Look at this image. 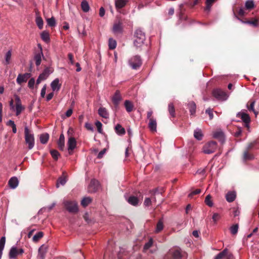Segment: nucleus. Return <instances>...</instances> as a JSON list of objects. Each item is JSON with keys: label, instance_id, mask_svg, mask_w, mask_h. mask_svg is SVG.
I'll use <instances>...</instances> for the list:
<instances>
[{"label": "nucleus", "instance_id": "1", "mask_svg": "<svg viewBox=\"0 0 259 259\" xmlns=\"http://www.w3.org/2000/svg\"><path fill=\"white\" fill-rule=\"evenodd\" d=\"M24 136L25 141L26 144L28 145V149H32L34 146V137L33 134L29 130L28 126L24 127Z\"/></svg>", "mask_w": 259, "mask_h": 259}, {"label": "nucleus", "instance_id": "2", "mask_svg": "<svg viewBox=\"0 0 259 259\" xmlns=\"http://www.w3.org/2000/svg\"><path fill=\"white\" fill-rule=\"evenodd\" d=\"M134 36V44L135 46L137 48L142 47L146 39L145 33L141 29H138L136 30Z\"/></svg>", "mask_w": 259, "mask_h": 259}, {"label": "nucleus", "instance_id": "3", "mask_svg": "<svg viewBox=\"0 0 259 259\" xmlns=\"http://www.w3.org/2000/svg\"><path fill=\"white\" fill-rule=\"evenodd\" d=\"M63 204L69 212L75 213L78 210L77 203L76 201L65 200L64 201Z\"/></svg>", "mask_w": 259, "mask_h": 259}, {"label": "nucleus", "instance_id": "4", "mask_svg": "<svg viewBox=\"0 0 259 259\" xmlns=\"http://www.w3.org/2000/svg\"><path fill=\"white\" fill-rule=\"evenodd\" d=\"M128 64L133 69H137L142 65V60L139 56L132 57L128 61Z\"/></svg>", "mask_w": 259, "mask_h": 259}, {"label": "nucleus", "instance_id": "5", "mask_svg": "<svg viewBox=\"0 0 259 259\" xmlns=\"http://www.w3.org/2000/svg\"><path fill=\"white\" fill-rule=\"evenodd\" d=\"M217 148V143L214 141H210L204 146L203 151L205 154H209L213 153Z\"/></svg>", "mask_w": 259, "mask_h": 259}, {"label": "nucleus", "instance_id": "6", "mask_svg": "<svg viewBox=\"0 0 259 259\" xmlns=\"http://www.w3.org/2000/svg\"><path fill=\"white\" fill-rule=\"evenodd\" d=\"M214 97L220 101H225L228 98L227 94L220 89H215L212 92Z\"/></svg>", "mask_w": 259, "mask_h": 259}, {"label": "nucleus", "instance_id": "7", "mask_svg": "<svg viewBox=\"0 0 259 259\" xmlns=\"http://www.w3.org/2000/svg\"><path fill=\"white\" fill-rule=\"evenodd\" d=\"M14 97L16 101V115L18 116L24 110L25 107L22 106L20 98L18 95H15Z\"/></svg>", "mask_w": 259, "mask_h": 259}, {"label": "nucleus", "instance_id": "8", "mask_svg": "<svg viewBox=\"0 0 259 259\" xmlns=\"http://www.w3.org/2000/svg\"><path fill=\"white\" fill-rule=\"evenodd\" d=\"M99 182L96 179H93L91 180L89 186V192L90 193L96 192L99 189Z\"/></svg>", "mask_w": 259, "mask_h": 259}, {"label": "nucleus", "instance_id": "9", "mask_svg": "<svg viewBox=\"0 0 259 259\" xmlns=\"http://www.w3.org/2000/svg\"><path fill=\"white\" fill-rule=\"evenodd\" d=\"M42 58H44L42 51H39L37 52H35L34 53L33 60L35 61V64L36 66H38L40 65Z\"/></svg>", "mask_w": 259, "mask_h": 259}, {"label": "nucleus", "instance_id": "10", "mask_svg": "<svg viewBox=\"0 0 259 259\" xmlns=\"http://www.w3.org/2000/svg\"><path fill=\"white\" fill-rule=\"evenodd\" d=\"M30 77V74L28 73L19 74L17 77L16 82L18 84H21L22 83L26 82Z\"/></svg>", "mask_w": 259, "mask_h": 259}, {"label": "nucleus", "instance_id": "11", "mask_svg": "<svg viewBox=\"0 0 259 259\" xmlns=\"http://www.w3.org/2000/svg\"><path fill=\"white\" fill-rule=\"evenodd\" d=\"M237 116L240 118L246 124V126H248V124L250 122V117L247 113L244 112H240L237 114Z\"/></svg>", "mask_w": 259, "mask_h": 259}, {"label": "nucleus", "instance_id": "12", "mask_svg": "<svg viewBox=\"0 0 259 259\" xmlns=\"http://www.w3.org/2000/svg\"><path fill=\"white\" fill-rule=\"evenodd\" d=\"M122 100V97L119 91L117 90L112 98L113 103L115 106H118L120 101Z\"/></svg>", "mask_w": 259, "mask_h": 259}, {"label": "nucleus", "instance_id": "13", "mask_svg": "<svg viewBox=\"0 0 259 259\" xmlns=\"http://www.w3.org/2000/svg\"><path fill=\"white\" fill-rule=\"evenodd\" d=\"M68 150L69 153L70 151L74 149L76 146V141L74 138L69 137L67 142Z\"/></svg>", "mask_w": 259, "mask_h": 259}, {"label": "nucleus", "instance_id": "14", "mask_svg": "<svg viewBox=\"0 0 259 259\" xmlns=\"http://www.w3.org/2000/svg\"><path fill=\"white\" fill-rule=\"evenodd\" d=\"M48 247L45 245H42L38 249V256L40 259H44L46 252L47 251Z\"/></svg>", "mask_w": 259, "mask_h": 259}, {"label": "nucleus", "instance_id": "15", "mask_svg": "<svg viewBox=\"0 0 259 259\" xmlns=\"http://www.w3.org/2000/svg\"><path fill=\"white\" fill-rule=\"evenodd\" d=\"M51 87L53 91H58L61 87V84L59 83L58 78L54 79L51 83Z\"/></svg>", "mask_w": 259, "mask_h": 259}, {"label": "nucleus", "instance_id": "16", "mask_svg": "<svg viewBox=\"0 0 259 259\" xmlns=\"http://www.w3.org/2000/svg\"><path fill=\"white\" fill-rule=\"evenodd\" d=\"M18 254V248L15 246H13L9 251V257L10 258L16 259L17 255Z\"/></svg>", "mask_w": 259, "mask_h": 259}, {"label": "nucleus", "instance_id": "17", "mask_svg": "<svg viewBox=\"0 0 259 259\" xmlns=\"http://www.w3.org/2000/svg\"><path fill=\"white\" fill-rule=\"evenodd\" d=\"M19 181L18 179L15 177L11 178L8 182L9 185L11 189H15L18 185Z\"/></svg>", "mask_w": 259, "mask_h": 259}, {"label": "nucleus", "instance_id": "18", "mask_svg": "<svg viewBox=\"0 0 259 259\" xmlns=\"http://www.w3.org/2000/svg\"><path fill=\"white\" fill-rule=\"evenodd\" d=\"M236 194L234 191L228 192L226 195V199L229 202L234 201L236 198Z\"/></svg>", "mask_w": 259, "mask_h": 259}, {"label": "nucleus", "instance_id": "19", "mask_svg": "<svg viewBox=\"0 0 259 259\" xmlns=\"http://www.w3.org/2000/svg\"><path fill=\"white\" fill-rule=\"evenodd\" d=\"M148 127L152 132H155L157 131V122L156 119H150L148 123Z\"/></svg>", "mask_w": 259, "mask_h": 259}, {"label": "nucleus", "instance_id": "20", "mask_svg": "<svg viewBox=\"0 0 259 259\" xmlns=\"http://www.w3.org/2000/svg\"><path fill=\"white\" fill-rule=\"evenodd\" d=\"M98 114L99 115L104 118H108L109 114L107 109L104 107H100L98 109Z\"/></svg>", "mask_w": 259, "mask_h": 259}, {"label": "nucleus", "instance_id": "21", "mask_svg": "<svg viewBox=\"0 0 259 259\" xmlns=\"http://www.w3.org/2000/svg\"><path fill=\"white\" fill-rule=\"evenodd\" d=\"M129 204L133 206H137L139 202V199L134 196H131L126 199Z\"/></svg>", "mask_w": 259, "mask_h": 259}, {"label": "nucleus", "instance_id": "22", "mask_svg": "<svg viewBox=\"0 0 259 259\" xmlns=\"http://www.w3.org/2000/svg\"><path fill=\"white\" fill-rule=\"evenodd\" d=\"M53 72V70L51 69L50 68H46L43 72L39 75L40 78H42V79H46L49 75Z\"/></svg>", "mask_w": 259, "mask_h": 259}, {"label": "nucleus", "instance_id": "23", "mask_svg": "<svg viewBox=\"0 0 259 259\" xmlns=\"http://www.w3.org/2000/svg\"><path fill=\"white\" fill-rule=\"evenodd\" d=\"M113 31L115 34H120L122 32V27L121 23L114 24L113 27Z\"/></svg>", "mask_w": 259, "mask_h": 259}, {"label": "nucleus", "instance_id": "24", "mask_svg": "<svg viewBox=\"0 0 259 259\" xmlns=\"http://www.w3.org/2000/svg\"><path fill=\"white\" fill-rule=\"evenodd\" d=\"M128 0H115L116 8L118 10L124 7Z\"/></svg>", "mask_w": 259, "mask_h": 259}, {"label": "nucleus", "instance_id": "25", "mask_svg": "<svg viewBox=\"0 0 259 259\" xmlns=\"http://www.w3.org/2000/svg\"><path fill=\"white\" fill-rule=\"evenodd\" d=\"M58 145L59 149L63 150L65 147V137L63 134H61L58 141Z\"/></svg>", "mask_w": 259, "mask_h": 259}, {"label": "nucleus", "instance_id": "26", "mask_svg": "<svg viewBox=\"0 0 259 259\" xmlns=\"http://www.w3.org/2000/svg\"><path fill=\"white\" fill-rule=\"evenodd\" d=\"M35 22L39 29H42L44 26L43 20L42 18L37 13L36 14Z\"/></svg>", "mask_w": 259, "mask_h": 259}, {"label": "nucleus", "instance_id": "27", "mask_svg": "<svg viewBox=\"0 0 259 259\" xmlns=\"http://www.w3.org/2000/svg\"><path fill=\"white\" fill-rule=\"evenodd\" d=\"M115 130L116 134L120 136L123 135L125 133V129L119 124H117L115 126Z\"/></svg>", "mask_w": 259, "mask_h": 259}, {"label": "nucleus", "instance_id": "28", "mask_svg": "<svg viewBox=\"0 0 259 259\" xmlns=\"http://www.w3.org/2000/svg\"><path fill=\"white\" fill-rule=\"evenodd\" d=\"M213 137L215 139H219L221 141H224V134L222 131H216L213 134Z\"/></svg>", "mask_w": 259, "mask_h": 259}, {"label": "nucleus", "instance_id": "29", "mask_svg": "<svg viewBox=\"0 0 259 259\" xmlns=\"http://www.w3.org/2000/svg\"><path fill=\"white\" fill-rule=\"evenodd\" d=\"M124 106L126 109V111L130 113L133 110L134 105L132 102L129 100H125L124 102Z\"/></svg>", "mask_w": 259, "mask_h": 259}, {"label": "nucleus", "instance_id": "30", "mask_svg": "<svg viewBox=\"0 0 259 259\" xmlns=\"http://www.w3.org/2000/svg\"><path fill=\"white\" fill-rule=\"evenodd\" d=\"M188 107H189V111L190 112L191 115H194L195 113L196 108V106L195 103L194 102L191 101L189 103Z\"/></svg>", "mask_w": 259, "mask_h": 259}, {"label": "nucleus", "instance_id": "31", "mask_svg": "<svg viewBox=\"0 0 259 259\" xmlns=\"http://www.w3.org/2000/svg\"><path fill=\"white\" fill-rule=\"evenodd\" d=\"M92 201V199L90 197H85L83 198L81 201V205L84 207H85L87 206L89 204L91 203Z\"/></svg>", "mask_w": 259, "mask_h": 259}, {"label": "nucleus", "instance_id": "32", "mask_svg": "<svg viewBox=\"0 0 259 259\" xmlns=\"http://www.w3.org/2000/svg\"><path fill=\"white\" fill-rule=\"evenodd\" d=\"M49 139V135L47 133L42 134L40 135V142L42 144H46Z\"/></svg>", "mask_w": 259, "mask_h": 259}, {"label": "nucleus", "instance_id": "33", "mask_svg": "<svg viewBox=\"0 0 259 259\" xmlns=\"http://www.w3.org/2000/svg\"><path fill=\"white\" fill-rule=\"evenodd\" d=\"M194 136L198 140H201L203 137V134L202 131L199 128H197L194 131Z\"/></svg>", "mask_w": 259, "mask_h": 259}, {"label": "nucleus", "instance_id": "34", "mask_svg": "<svg viewBox=\"0 0 259 259\" xmlns=\"http://www.w3.org/2000/svg\"><path fill=\"white\" fill-rule=\"evenodd\" d=\"M12 56L11 50H9L5 54V64L8 65L10 63V61Z\"/></svg>", "mask_w": 259, "mask_h": 259}, {"label": "nucleus", "instance_id": "35", "mask_svg": "<svg viewBox=\"0 0 259 259\" xmlns=\"http://www.w3.org/2000/svg\"><path fill=\"white\" fill-rule=\"evenodd\" d=\"M6 242V238L4 236L1 237L0 239V259H1L3 251L4 249L5 244Z\"/></svg>", "mask_w": 259, "mask_h": 259}, {"label": "nucleus", "instance_id": "36", "mask_svg": "<svg viewBox=\"0 0 259 259\" xmlns=\"http://www.w3.org/2000/svg\"><path fill=\"white\" fill-rule=\"evenodd\" d=\"M41 39L45 41L46 42H48L50 41V35L49 33L46 31H44L41 33Z\"/></svg>", "mask_w": 259, "mask_h": 259}, {"label": "nucleus", "instance_id": "37", "mask_svg": "<svg viewBox=\"0 0 259 259\" xmlns=\"http://www.w3.org/2000/svg\"><path fill=\"white\" fill-rule=\"evenodd\" d=\"M253 158V156L252 154H249L247 151H245L244 152L243 156V160L244 161L252 160Z\"/></svg>", "mask_w": 259, "mask_h": 259}, {"label": "nucleus", "instance_id": "38", "mask_svg": "<svg viewBox=\"0 0 259 259\" xmlns=\"http://www.w3.org/2000/svg\"><path fill=\"white\" fill-rule=\"evenodd\" d=\"M81 7L82 11L84 12H88L90 10L89 5L88 3L85 1H83L81 2Z\"/></svg>", "mask_w": 259, "mask_h": 259}, {"label": "nucleus", "instance_id": "39", "mask_svg": "<svg viewBox=\"0 0 259 259\" xmlns=\"http://www.w3.org/2000/svg\"><path fill=\"white\" fill-rule=\"evenodd\" d=\"M66 182V178L64 176H61L58 180L57 183L56 184V187L58 188L60 185H64Z\"/></svg>", "mask_w": 259, "mask_h": 259}, {"label": "nucleus", "instance_id": "40", "mask_svg": "<svg viewBox=\"0 0 259 259\" xmlns=\"http://www.w3.org/2000/svg\"><path fill=\"white\" fill-rule=\"evenodd\" d=\"M47 22L48 25L51 27H55L56 25L55 19L53 17L47 19Z\"/></svg>", "mask_w": 259, "mask_h": 259}, {"label": "nucleus", "instance_id": "41", "mask_svg": "<svg viewBox=\"0 0 259 259\" xmlns=\"http://www.w3.org/2000/svg\"><path fill=\"white\" fill-rule=\"evenodd\" d=\"M227 254V249L226 248L224 249L222 252H220L218 254L215 256L214 259H222Z\"/></svg>", "mask_w": 259, "mask_h": 259}, {"label": "nucleus", "instance_id": "42", "mask_svg": "<svg viewBox=\"0 0 259 259\" xmlns=\"http://www.w3.org/2000/svg\"><path fill=\"white\" fill-rule=\"evenodd\" d=\"M163 229V225L162 221L160 220L158 221L156 225V227L155 230V232L157 233L161 231Z\"/></svg>", "mask_w": 259, "mask_h": 259}, {"label": "nucleus", "instance_id": "43", "mask_svg": "<svg viewBox=\"0 0 259 259\" xmlns=\"http://www.w3.org/2000/svg\"><path fill=\"white\" fill-rule=\"evenodd\" d=\"M168 110L169 113L171 117H175V110L174 104L172 103H169L168 106Z\"/></svg>", "mask_w": 259, "mask_h": 259}, {"label": "nucleus", "instance_id": "44", "mask_svg": "<svg viewBox=\"0 0 259 259\" xmlns=\"http://www.w3.org/2000/svg\"><path fill=\"white\" fill-rule=\"evenodd\" d=\"M172 255L175 259H180L182 257L181 253L178 249L174 250L172 252Z\"/></svg>", "mask_w": 259, "mask_h": 259}, {"label": "nucleus", "instance_id": "45", "mask_svg": "<svg viewBox=\"0 0 259 259\" xmlns=\"http://www.w3.org/2000/svg\"><path fill=\"white\" fill-rule=\"evenodd\" d=\"M239 226L238 224L233 225L230 228L231 233L234 235H236L238 231Z\"/></svg>", "mask_w": 259, "mask_h": 259}, {"label": "nucleus", "instance_id": "46", "mask_svg": "<svg viewBox=\"0 0 259 259\" xmlns=\"http://www.w3.org/2000/svg\"><path fill=\"white\" fill-rule=\"evenodd\" d=\"M109 48L111 50L114 49L116 47V41L112 38L109 39Z\"/></svg>", "mask_w": 259, "mask_h": 259}, {"label": "nucleus", "instance_id": "47", "mask_svg": "<svg viewBox=\"0 0 259 259\" xmlns=\"http://www.w3.org/2000/svg\"><path fill=\"white\" fill-rule=\"evenodd\" d=\"M44 233L42 232H39L34 235L33 237L32 240L34 242H37L40 238L43 237Z\"/></svg>", "mask_w": 259, "mask_h": 259}, {"label": "nucleus", "instance_id": "48", "mask_svg": "<svg viewBox=\"0 0 259 259\" xmlns=\"http://www.w3.org/2000/svg\"><path fill=\"white\" fill-rule=\"evenodd\" d=\"M215 0H206L205 11L208 12L210 11L212 4L215 2Z\"/></svg>", "mask_w": 259, "mask_h": 259}, {"label": "nucleus", "instance_id": "49", "mask_svg": "<svg viewBox=\"0 0 259 259\" xmlns=\"http://www.w3.org/2000/svg\"><path fill=\"white\" fill-rule=\"evenodd\" d=\"M205 203L209 207H211L213 206V203L212 201L211 200V196L210 195H208L206 196L205 199Z\"/></svg>", "mask_w": 259, "mask_h": 259}, {"label": "nucleus", "instance_id": "50", "mask_svg": "<svg viewBox=\"0 0 259 259\" xmlns=\"http://www.w3.org/2000/svg\"><path fill=\"white\" fill-rule=\"evenodd\" d=\"M245 8L247 9H251L254 7V3L252 0H247L245 4Z\"/></svg>", "mask_w": 259, "mask_h": 259}, {"label": "nucleus", "instance_id": "51", "mask_svg": "<svg viewBox=\"0 0 259 259\" xmlns=\"http://www.w3.org/2000/svg\"><path fill=\"white\" fill-rule=\"evenodd\" d=\"M153 244V239L152 238H150L148 242H147L144 246V250H146L148 249L150 247L152 246Z\"/></svg>", "mask_w": 259, "mask_h": 259}, {"label": "nucleus", "instance_id": "52", "mask_svg": "<svg viewBox=\"0 0 259 259\" xmlns=\"http://www.w3.org/2000/svg\"><path fill=\"white\" fill-rule=\"evenodd\" d=\"M51 154L52 156L55 159L57 160L60 155L59 153L56 150H52L51 151Z\"/></svg>", "mask_w": 259, "mask_h": 259}, {"label": "nucleus", "instance_id": "53", "mask_svg": "<svg viewBox=\"0 0 259 259\" xmlns=\"http://www.w3.org/2000/svg\"><path fill=\"white\" fill-rule=\"evenodd\" d=\"M95 125L97 128L98 132L99 133H102V123L99 121H97L95 122Z\"/></svg>", "mask_w": 259, "mask_h": 259}, {"label": "nucleus", "instance_id": "54", "mask_svg": "<svg viewBox=\"0 0 259 259\" xmlns=\"http://www.w3.org/2000/svg\"><path fill=\"white\" fill-rule=\"evenodd\" d=\"M235 17L239 20L240 21H241L242 23H247V24H251V25H252L254 26H257V21L255 20V21H246V22H244V21H242V20H241L235 14Z\"/></svg>", "mask_w": 259, "mask_h": 259}, {"label": "nucleus", "instance_id": "55", "mask_svg": "<svg viewBox=\"0 0 259 259\" xmlns=\"http://www.w3.org/2000/svg\"><path fill=\"white\" fill-rule=\"evenodd\" d=\"M35 84V79L34 78H31L28 81V87L30 89H33Z\"/></svg>", "mask_w": 259, "mask_h": 259}, {"label": "nucleus", "instance_id": "56", "mask_svg": "<svg viewBox=\"0 0 259 259\" xmlns=\"http://www.w3.org/2000/svg\"><path fill=\"white\" fill-rule=\"evenodd\" d=\"M84 126H85V128L89 131H90L91 132H93L94 131V128L93 125L89 122H86L85 123Z\"/></svg>", "mask_w": 259, "mask_h": 259}, {"label": "nucleus", "instance_id": "57", "mask_svg": "<svg viewBox=\"0 0 259 259\" xmlns=\"http://www.w3.org/2000/svg\"><path fill=\"white\" fill-rule=\"evenodd\" d=\"M151 203L152 201L150 198H146L144 200V204L145 206H149L151 204Z\"/></svg>", "mask_w": 259, "mask_h": 259}, {"label": "nucleus", "instance_id": "58", "mask_svg": "<svg viewBox=\"0 0 259 259\" xmlns=\"http://www.w3.org/2000/svg\"><path fill=\"white\" fill-rule=\"evenodd\" d=\"M205 112L208 114L210 119H212L213 118V115L212 113V110L211 109L208 108L206 109Z\"/></svg>", "mask_w": 259, "mask_h": 259}, {"label": "nucleus", "instance_id": "59", "mask_svg": "<svg viewBox=\"0 0 259 259\" xmlns=\"http://www.w3.org/2000/svg\"><path fill=\"white\" fill-rule=\"evenodd\" d=\"M200 192H201L200 189H196V190L192 191L191 193H190L188 196L189 197H192L193 196V195L198 194L200 193Z\"/></svg>", "mask_w": 259, "mask_h": 259}, {"label": "nucleus", "instance_id": "60", "mask_svg": "<svg viewBox=\"0 0 259 259\" xmlns=\"http://www.w3.org/2000/svg\"><path fill=\"white\" fill-rule=\"evenodd\" d=\"M46 85L45 84L43 88L41 89V92H40V96L42 98H44L46 95Z\"/></svg>", "mask_w": 259, "mask_h": 259}, {"label": "nucleus", "instance_id": "61", "mask_svg": "<svg viewBox=\"0 0 259 259\" xmlns=\"http://www.w3.org/2000/svg\"><path fill=\"white\" fill-rule=\"evenodd\" d=\"M106 149H104L103 150H102V151H101L99 154H98V156H97V157L98 158H102L103 156V155L105 154V153H106Z\"/></svg>", "mask_w": 259, "mask_h": 259}, {"label": "nucleus", "instance_id": "62", "mask_svg": "<svg viewBox=\"0 0 259 259\" xmlns=\"http://www.w3.org/2000/svg\"><path fill=\"white\" fill-rule=\"evenodd\" d=\"M254 104H255V101H253L250 104V107L249 108V110L252 111L256 115L257 114V112H256L255 110H254Z\"/></svg>", "mask_w": 259, "mask_h": 259}, {"label": "nucleus", "instance_id": "63", "mask_svg": "<svg viewBox=\"0 0 259 259\" xmlns=\"http://www.w3.org/2000/svg\"><path fill=\"white\" fill-rule=\"evenodd\" d=\"M219 214L217 213H214L212 215V220L214 222H217L219 219Z\"/></svg>", "mask_w": 259, "mask_h": 259}, {"label": "nucleus", "instance_id": "64", "mask_svg": "<svg viewBox=\"0 0 259 259\" xmlns=\"http://www.w3.org/2000/svg\"><path fill=\"white\" fill-rule=\"evenodd\" d=\"M242 132V131L240 127L238 128L237 131L234 134V136L236 137H239V136L241 135Z\"/></svg>", "mask_w": 259, "mask_h": 259}]
</instances>
